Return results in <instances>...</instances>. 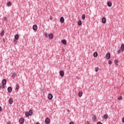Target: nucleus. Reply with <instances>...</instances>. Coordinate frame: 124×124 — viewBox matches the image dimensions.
Masks as SVG:
<instances>
[{
	"label": "nucleus",
	"instance_id": "49530a36",
	"mask_svg": "<svg viewBox=\"0 0 124 124\" xmlns=\"http://www.w3.org/2000/svg\"><path fill=\"white\" fill-rule=\"evenodd\" d=\"M87 124H89V122H87Z\"/></svg>",
	"mask_w": 124,
	"mask_h": 124
},
{
	"label": "nucleus",
	"instance_id": "7ed1b4c3",
	"mask_svg": "<svg viewBox=\"0 0 124 124\" xmlns=\"http://www.w3.org/2000/svg\"><path fill=\"white\" fill-rule=\"evenodd\" d=\"M45 123L46 124H50L51 123V120L49 118H47L45 120Z\"/></svg>",
	"mask_w": 124,
	"mask_h": 124
},
{
	"label": "nucleus",
	"instance_id": "aec40b11",
	"mask_svg": "<svg viewBox=\"0 0 124 124\" xmlns=\"http://www.w3.org/2000/svg\"><path fill=\"white\" fill-rule=\"evenodd\" d=\"M1 36H3L4 35V30H2L0 32Z\"/></svg>",
	"mask_w": 124,
	"mask_h": 124
},
{
	"label": "nucleus",
	"instance_id": "f3484780",
	"mask_svg": "<svg viewBox=\"0 0 124 124\" xmlns=\"http://www.w3.org/2000/svg\"><path fill=\"white\" fill-rule=\"evenodd\" d=\"M118 62H119V60L118 59H115L114 60L115 64H116V65H118Z\"/></svg>",
	"mask_w": 124,
	"mask_h": 124
},
{
	"label": "nucleus",
	"instance_id": "bb28decb",
	"mask_svg": "<svg viewBox=\"0 0 124 124\" xmlns=\"http://www.w3.org/2000/svg\"><path fill=\"white\" fill-rule=\"evenodd\" d=\"M20 88V87L19 86V85L18 84H16V90H19V88Z\"/></svg>",
	"mask_w": 124,
	"mask_h": 124
},
{
	"label": "nucleus",
	"instance_id": "5701e85b",
	"mask_svg": "<svg viewBox=\"0 0 124 124\" xmlns=\"http://www.w3.org/2000/svg\"><path fill=\"white\" fill-rule=\"evenodd\" d=\"M81 18L82 20H85V19H86V16L85 15V14L82 15Z\"/></svg>",
	"mask_w": 124,
	"mask_h": 124
},
{
	"label": "nucleus",
	"instance_id": "1a4fd4ad",
	"mask_svg": "<svg viewBox=\"0 0 124 124\" xmlns=\"http://www.w3.org/2000/svg\"><path fill=\"white\" fill-rule=\"evenodd\" d=\"M61 43L63 44L64 45H66V40L65 39H63L61 41Z\"/></svg>",
	"mask_w": 124,
	"mask_h": 124
},
{
	"label": "nucleus",
	"instance_id": "473e14b6",
	"mask_svg": "<svg viewBox=\"0 0 124 124\" xmlns=\"http://www.w3.org/2000/svg\"><path fill=\"white\" fill-rule=\"evenodd\" d=\"M96 119V117L95 115H93V120H95Z\"/></svg>",
	"mask_w": 124,
	"mask_h": 124
},
{
	"label": "nucleus",
	"instance_id": "c9c22d12",
	"mask_svg": "<svg viewBox=\"0 0 124 124\" xmlns=\"http://www.w3.org/2000/svg\"><path fill=\"white\" fill-rule=\"evenodd\" d=\"M97 124H103L102 123H101V122L99 121L97 123Z\"/></svg>",
	"mask_w": 124,
	"mask_h": 124
},
{
	"label": "nucleus",
	"instance_id": "a19ab883",
	"mask_svg": "<svg viewBox=\"0 0 124 124\" xmlns=\"http://www.w3.org/2000/svg\"><path fill=\"white\" fill-rule=\"evenodd\" d=\"M69 124H74V123L73 122H71Z\"/></svg>",
	"mask_w": 124,
	"mask_h": 124
},
{
	"label": "nucleus",
	"instance_id": "f704fd0d",
	"mask_svg": "<svg viewBox=\"0 0 124 124\" xmlns=\"http://www.w3.org/2000/svg\"><path fill=\"white\" fill-rule=\"evenodd\" d=\"M5 87L4 86V85H3V84L1 86V89H4Z\"/></svg>",
	"mask_w": 124,
	"mask_h": 124
},
{
	"label": "nucleus",
	"instance_id": "dca6fc26",
	"mask_svg": "<svg viewBox=\"0 0 124 124\" xmlns=\"http://www.w3.org/2000/svg\"><path fill=\"white\" fill-rule=\"evenodd\" d=\"M9 103L10 104H12L13 103V99L12 98H10L9 100Z\"/></svg>",
	"mask_w": 124,
	"mask_h": 124
},
{
	"label": "nucleus",
	"instance_id": "4be33fe9",
	"mask_svg": "<svg viewBox=\"0 0 124 124\" xmlns=\"http://www.w3.org/2000/svg\"><path fill=\"white\" fill-rule=\"evenodd\" d=\"M78 95L79 97H81V96H82V95H83V93L81 92H79L78 93Z\"/></svg>",
	"mask_w": 124,
	"mask_h": 124
},
{
	"label": "nucleus",
	"instance_id": "c03bdc74",
	"mask_svg": "<svg viewBox=\"0 0 124 124\" xmlns=\"http://www.w3.org/2000/svg\"><path fill=\"white\" fill-rule=\"evenodd\" d=\"M7 124H10V123H8Z\"/></svg>",
	"mask_w": 124,
	"mask_h": 124
},
{
	"label": "nucleus",
	"instance_id": "9b49d317",
	"mask_svg": "<svg viewBox=\"0 0 124 124\" xmlns=\"http://www.w3.org/2000/svg\"><path fill=\"white\" fill-rule=\"evenodd\" d=\"M102 23H103V24H105L106 23V18H105V17L102 18Z\"/></svg>",
	"mask_w": 124,
	"mask_h": 124
},
{
	"label": "nucleus",
	"instance_id": "412c9836",
	"mask_svg": "<svg viewBox=\"0 0 124 124\" xmlns=\"http://www.w3.org/2000/svg\"><path fill=\"white\" fill-rule=\"evenodd\" d=\"M29 115H30V116H31V115H32V113H33V112H32V110H30L29 111Z\"/></svg>",
	"mask_w": 124,
	"mask_h": 124
},
{
	"label": "nucleus",
	"instance_id": "20e7f679",
	"mask_svg": "<svg viewBox=\"0 0 124 124\" xmlns=\"http://www.w3.org/2000/svg\"><path fill=\"white\" fill-rule=\"evenodd\" d=\"M60 75L61 77H63L64 76V72L62 70L60 71Z\"/></svg>",
	"mask_w": 124,
	"mask_h": 124
},
{
	"label": "nucleus",
	"instance_id": "4c0bfd02",
	"mask_svg": "<svg viewBox=\"0 0 124 124\" xmlns=\"http://www.w3.org/2000/svg\"><path fill=\"white\" fill-rule=\"evenodd\" d=\"M4 21H7V17H4Z\"/></svg>",
	"mask_w": 124,
	"mask_h": 124
},
{
	"label": "nucleus",
	"instance_id": "6ab92c4d",
	"mask_svg": "<svg viewBox=\"0 0 124 124\" xmlns=\"http://www.w3.org/2000/svg\"><path fill=\"white\" fill-rule=\"evenodd\" d=\"M78 26H82V21L81 20L78 21Z\"/></svg>",
	"mask_w": 124,
	"mask_h": 124
},
{
	"label": "nucleus",
	"instance_id": "9d476101",
	"mask_svg": "<svg viewBox=\"0 0 124 124\" xmlns=\"http://www.w3.org/2000/svg\"><path fill=\"white\" fill-rule=\"evenodd\" d=\"M7 91L8 93H11L12 92V87H8Z\"/></svg>",
	"mask_w": 124,
	"mask_h": 124
},
{
	"label": "nucleus",
	"instance_id": "6e6552de",
	"mask_svg": "<svg viewBox=\"0 0 124 124\" xmlns=\"http://www.w3.org/2000/svg\"><path fill=\"white\" fill-rule=\"evenodd\" d=\"M48 37L50 39H53V38L54 37V35H53V34H52V33H49V34H48Z\"/></svg>",
	"mask_w": 124,
	"mask_h": 124
},
{
	"label": "nucleus",
	"instance_id": "2eb2a0df",
	"mask_svg": "<svg viewBox=\"0 0 124 124\" xmlns=\"http://www.w3.org/2000/svg\"><path fill=\"white\" fill-rule=\"evenodd\" d=\"M108 6L109 7H111V6H112V2L111 1H109L108 2Z\"/></svg>",
	"mask_w": 124,
	"mask_h": 124
},
{
	"label": "nucleus",
	"instance_id": "79ce46f5",
	"mask_svg": "<svg viewBox=\"0 0 124 124\" xmlns=\"http://www.w3.org/2000/svg\"><path fill=\"white\" fill-rule=\"evenodd\" d=\"M50 20H53V17H52V16H51V17H50Z\"/></svg>",
	"mask_w": 124,
	"mask_h": 124
},
{
	"label": "nucleus",
	"instance_id": "4468645a",
	"mask_svg": "<svg viewBox=\"0 0 124 124\" xmlns=\"http://www.w3.org/2000/svg\"><path fill=\"white\" fill-rule=\"evenodd\" d=\"M15 39H16V40H18V39H19V35L16 34L15 35Z\"/></svg>",
	"mask_w": 124,
	"mask_h": 124
},
{
	"label": "nucleus",
	"instance_id": "0eeeda50",
	"mask_svg": "<svg viewBox=\"0 0 124 124\" xmlns=\"http://www.w3.org/2000/svg\"><path fill=\"white\" fill-rule=\"evenodd\" d=\"M32 29L33 31H37V25H34L32 27Z\"/></svg>",
	"mask_w": 124,
	"mask_h": 124
},
{
	"label": "nucleus",
	"instance_id": "a878e982",
	"mask_svg": "<svg viewBox=\"0 0 124 124\" xmlns=\"http://www.w3.org/2000/svg\"><path fill=\"white\" fill-rule=\"evenodd\" d=\"M108 114H105L104 115V119H106V120H107V119H108Z\"/></svg>",
	"mask_w": 124,
	"mask_h": 124
},
{
	"label": "nucleus",
	"instance_id": "423d86ee",
	"mask_svg": "<svg viewBox=\"0 0 124 124\" xmlns=\"http://www.w3.org/2000/svg\"><path fill=\"white\" fill-rule=\"evenodd\" d=\"M48 98L50 100L53 99V95L51 93L48 94Z\"/></svg>",
	"mask_w": 124,
	"mask_h": 124
},
{
	"label": "nucleus",
	"instance_id": "c756f323",
	"mask_svg": "<svg viewBox=\"0 0 124 124\" xmlns=\"http://www.w3.org/2000/svg\"><path fill=\"white\" fill-rule=\"evenodd\" d=\"M122 99H123V97L122 96H120L118 97V100H122Z\"/></svg>",
	"mask_w": 124,
	"mask_h": 124
},
{
	"label": "nucleus",
	"instance_id": "ddd939ff",
	"mask_svg": "<svg viewBox=\"0 0 124 124\" xmlns=\"http://www.w3.org/2000/svg\"><path fill=\"white\" fill-rule=\"evenodd\" d=\"M1 83H2V85H6V79H3L2 80V82Z\"/></svg>",
	"mask_w": 124,
	"mask_h": 124
},
{
	"label": "nucleus",
	"instance_id": "a211bd4d",
	"mask_svg": "<svg viewBox=\"0 0 124 124\" xmlns=\"http://www.w3.org/2000/svg\"><path fill=\"white\" fill-rule=\"evenodd\" d=\"M7 6H11V5H12V3H11L10 1H8L7 3Z\"/></svg>",
	"mask_w": 124,
	"mask_h": 124
},
{
	"label": "nucleus",
	"instance_id": "393cba45",
	"mask_svg": "<svg viewBox=\"0 0 124 124\" xmlns=\"http://www.w3.org/2000/svg\"><path fill=\"white\" fill-rule=\"evenodd\" d=\"M25 115L26 117H30V114L29 113V112L26 111L25 113Z\"/></svg>",
	"mask_w": 124,
	"mask_h": 124
},
{
	"label": "nucleus",
	"instance_id": "f257e3e1",
	"mask_svg": "<svg viewBox=\"0 0 124 124\" xmlns=\"http://www.w3.org/2000/svg\"><path fill=\"white\" fill-rule=\"evenodd\" d=\"M124 44H122L121 46L120 49L118 50V52L121 54V51L124 52Z\"/></svg>",
	"mask_w": 124,
	"mask_h": 124
},
{
	"label": "nucleus",
	"instance_id": "72a5a7b5",
	"mask_svg": "<svg viewBox=\"0 0 124 124\" xmlns=\"http://www.w3.org/2000/svg\"><path fill=\"white\" fill-rule=\"evenodd\" d=\"M14 44H15V45L17 44V41H16V40H15L14 41Z\"/></svg>",
	"mask_w": 124,
	"mask_h": 124
},
{
	"label": "nucleus",
	"instance_id": "f8f14e48",
	"mask_svg": "<svg viewBox=\"0 0 124 124\" xmlns=\"http://www.w3.org/2000/svg\"><path fill=\"white\" fill-rule=\"evenodd\" d=\"M60 22L61 23H64V18L63 16L60 18Z\"/></svg>",
	"mask_w": 124,
	"mask_h": 124
},
{
	"label": "nucleus",
	"instance_id": "b1692460",
	"mask_svg": "<svg viewBox=\"0 0 124 124\" xmlns=\"http://www.w3.org/2000/svg\"><path fill=\"white\" fill-rule=\"evenodd\" d=\"M98 55V54H97V52H95L93 53V56L95 58H96V57H97V56Z\"/></svg>",
	"mask_w": 124,
	"mask_h": 124
},
{
	"label": "nucleus",
	"instance_id": "f03ea898",
	"mask_svg": "<svg viewBox=\"0 0 124 124\" xmlns=\"http://www.w3.org/2000/svg\"><path fill=\"white\" fill-rule=\"evenodd\" d=\"M111 58V54L109 53H107L106 55V58L107 60H109Z\"/></svg>",
	"mask_w": 124,
	"mask_h": 124
},
{
	"label": "nucleus",
	"instance_id": "e433bc0d",
	"mask_svg": "<svg viewBox=\"0 0 124 124\" xmlns=\"http://www.w3.org/2000/svg\"><path fill=\"white\" fill-rule=\"evenodd\" d=\"M2 111V108L0 106V112Z\"/></svg>",
	"mask_w": 124,
	"mask_h": 124
},
{
	"label": "nucleus",
	"instance_id": "7c9ffc66",
	"mask_svg": "<svg viewBox=\"0 0 124 124\" xmlns=\"http://www.w3.org/2000/svg\"><path fill=\"white\" fill-rule=\"evenodd\" d=\"M45 36L46 37H48V33H45Z\"/></svg>",
	"mask_w": 124,
	"mask_h": 124
},
{
	"label": "nucleus",
	"instance_id": "37998d69",
	"mask_svg": "<svg viewBox=\"0 0 124 124\" xmlns=\"http://www.w3.org/2000/svg\"><path fill=\"white\" fill-rule=\"evenodd\" d=\"M36 124H39V123H36Z\"/></svg>",
	"mask_w": 124,
	"mask_h": 124
},
{
	"label": "nucleus",
	"instance_id": "2f4dec72",
	"mask_svg": "<svg viewBox=\"0 0 124 124\" xmlns=\"http://www.w3.org/2000/svg\"><path fill=\"white\" fill-rule=\"evenodd\" d=\"M108 62V64H110V65L112 64V61L111 60H109Z\"/></svg>",
	"mask_w": 124,
	"mask_h": 124
},
{
	"label": "nucleus",
	"instance_id": "58836bf2",
	"mask_svg": "<svg viewBox=\"0 0 124 124\" xmlns=\"http://www.w3.org/2000/svg\"><path fill=\"white\" fill-rule=\"evenodd\" d=\"M3 43H5V39L4 38L3 39Z\"/></svg>",
	"mask_w": 124,
	"mask_h": 124
},
{
	"label": "nucleus",
	"instance_id": "a18cd8bd",
	"mask_svg": "<svg viewBox=\"0 0 124 124\" xmlns=\"http://www.w3.org/2000/svg\"><path fill=\"white\" fill-rule=\"evenodd\" d=\"M1 88V86H0V90Z\"/></svg>",
	"mask_w": 124,
	"mask_h": 124
},
{
	"label": "nucleus",
	"instance_id": "39448f33",
	"mask_svg": "<svg viewBox=\"0 0 124 124\" xmlns=\"http://www.w3.org/2000/svg\"><path fill=\"white\" fill-rule=\"evenodd\" d=\"M24 122H25V119L23 118H21L19 120V124H24Z\"/></svg>",
	"mask_w": 124,
	"mask_h": 124
},
{
	"label": "nucleus",
	"instance_id": "cd10ccee",
	"mask_svg": "<svg viewBox=\"0 0 124 124\" xmlns=\"http://www.w3.org/2000/svg\"><path fill=\"white\" fill-rule=\"evenodd\" d=\"M12 77L13 78H15V77H16V74L15 73H13Z\"/></svg>",
	"mask_w": 124,
	"mask_h": 124
},
{
	"label": "nucleus",
	"instance_id": "c85d7f7f",
	"mask_svg": "<svg viewBox=\"0 0 124 124\" xmlns=\"http://www.w3.org/2000/svg\"><path fill=\"white\" fill-rule=\"evenodd\" d=\"M95 72H97V71H98V67L95 68Z\"/></svg>",
	"mask_w": 124,
	"mask_h": 124
},
{
	"label": "nucleus",
	"instance_id": "ea45409f",
	"mask_svg": "<svg viewBox=\"0 0 124 124\" xmlns=\"http://www.w3.org/2000/svg\"><path fill=\"white\" fill-rule=\"evenodd\" d=\"M122 122L124 123V117L122 118Z\"/></svg>",
	"mask_w": 124,
	"mask_h": 124
}]
</instances>
